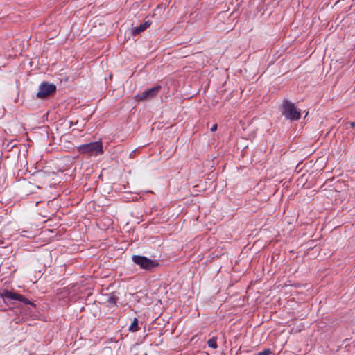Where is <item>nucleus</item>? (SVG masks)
<instances>
[{
    "label": "nucleus",
    "instance_id": "obj_1",
    "mask_svg": "<svg viewBox=\"0 0 355 355\" xmlns=\"http://www.w3.org/2000/svg\"><path fill=\"white\" fill-rule=\"evenodd\" d=\"M77 150L80 154H86L89 156H97L104 153L101 141L80 145L77 147Z\"/></svg>",
    "mask_w": 355,
    "mask_h": 355
},
{
    "label": "nucleus",
    "instance_id": "obj_2",
    "mask_svg": "<svg viewBox=\"0 0 355 355\" xmlns=\"http://www.w3.org/2000/svg\"><path fill=\"white\" fill-rule=\"evenodd\" d=\"M282 114L286 119L290 121H297L301 117V113L295 105L288 100H285L282 103Z\"/></svg>",
    "mask_w": 355,
    "mask_h": 355
},
{
    "label": "nucleus",
    "instance_id": "obj_3",
    "mask_svg": "<svg viewBox=\"0 0 355 355\" xmlns=\"http://www.w3.org/2000/svg\"><path fill=\"white\" fill-rule=\"evenodd\" d=\"M131 259L135 264L145 270L150 271L159 266L157 260L149 259L145 256L132 255Z\"/></svg>",
    "mask_w": 355,
    "mask_h": 355
},
{
    "label": "nucleus",
    "instance_id": "obj_4",
    "mask_svg": "<svg viewBox=\"0 0 355 355\" xmlns=\"http://www.w3.org/2000/svg\"><path fill=\"white\" fill-rule=\"evenodd\" d=\"M0 296L3 299L5 303L10 302L11 301H20L26 304L34 305L28 299L24 297L23 295L10 291L7 289H3L0 292Z\"/></svg>",
    "mask_w": 355,
    "mask_h": 355
},
{
    "label": "nucleus",
    "instance_id": "obj_5",
    "mask_svg": "<svg viewBox=\"0 0 355 355\" xmlns=\"http://www.w3.org/2000/svg\"><path fill=\"white\" fill-rule=\"evenodd\" d=\"M161 86L157 85L152 88L148 89L141 94L135 96V99L137 101H146L155 98L161 90Z\"/></svg>",
    "mask_w": 355,
    "mask_h": 355
},
{
    "label": "nucleus",
    "instance_id": "obj_6",
    "mask_svg": "<svg viewBox=\"0 0 355 355\" xmlns=\"http://www.w3.org/2000/svg\"><path fill=\"white\" fill-rule=\"evenodd\" d=\"M56 91V86L47 82H43L39 87L37 93L38 98H46Z\"/></svg>",
    "mask_w": 355,
    "mask_h": 355
},
{
    "label": "nucleus",
    "instance_id": "obj_7",
    "mask_svg": "<svg viewBox=\"0 0 355 355\" xmlns=\"http://www.w3.org/2000/svg\"><path fill=\"white\" fill-rule=\"evenodd\" d=\"M151 25V21H146L139 26L132 28L131 33L132 35L135 36L137 35L140 34L141 32L144 31L146 28H148Z\"/></svg>",
    "mask_w": 355,
    "mask_h": 355
},
{
    "label": "nucleus",
    "instance_id": "obj_8",
    "mask_svg": "<svg viewBox=\"0 0 355 355\" xmlns=\"http://www.w3.org/2000/svg\"><path fill=\"white\" fill-rule=\"evenodd\" d=\"M128 329L131 332H135L139 330L138 320L137 318H134V320L132 321V324L129 327Z\"/></svg>",
    "mask_w": 355,
    "mask_h": 355
},
{
    "label": "nucleus",
    "instance_id": "obj_9",
    "mask_svg": "<svg viewBox=\"0 0 355 355\" xmlns=\"http://www.w3.org/2000/svg\"><path fill=\"white\" fill-rule=\"evenodd\" d=\"M207 345L211 348L216 349L218 347L217 342H216V338L213 337L211 339H209L207 342Z\"/></svg>",
    "mask_w": 355,
    "mask_h": 355
},
{
    "label": "nucleus",
    "instance_id": "obj_10",
    "mask_svg": "<svg viewBox=\"0 0 355 355\" xmlns=\"http://www.w3.org/2000/svg\"><path fill=\"white\" fill-rule=\"evenodd\" d=\"M117 300L118 297L116 295H112L108 298L107 302L111 305L116 306Z\"/></svg>",
    "mask_w": 355,
    "mask_h": 355
},
{
    "label": "nucleus",
    "instance_id": "obj_11",
    "mask_svg": "<svg viewBox=\"0 0 355 355\" xmlns=\"http://www.w3.org/2000/svg\"><path fill=\"white\" fill-rule=\"evenodd\" d=\"M272 351L270 349H265L264 350L259 352L257 355H271Z\"/></svg>",
    "mask_w": 355,
    "mask_h": 355
},
{
    "label": "nucleus",
    "instance_id": "obj_12",
    "mask_svg": "<svg viewBox=\"0 0 355 355\" xmlns=\"http://www.w3.org/2000/svg\"><path fill=\"white\" fill-rule=\"evenodd\" d=\"M216 129H217V124H214V125H213V126L210 128V130H211V132H214V131H216Z\"/></svg>",
    "mask_w": 355,
    "mask_h": 355
},
{
    "label": "nucleus",
    "instance_id": "obj_13",
    "mask_svg": "<svg viewBox=\"0 0 355 355\" xmlns=\"http://www.w3.org/2000/svg\"><path fill=\"white\" fill-rule=\"evenodd\" d=\"M349 124L351 128L355 127V122H350Z\"/></svg>",
    "mask_w": 355,
    "mask_h": 355
}]
</instances>
